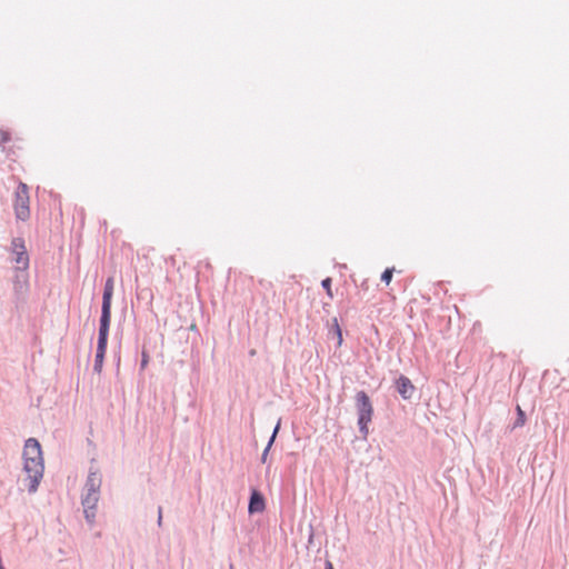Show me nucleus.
I'll return each mask as SVG.
<instances>
[{
  "label": "nucleus",
  "mask_w": 569,
  "mask_h": 569,
  "mask_svg": "<svg viewBox=\"0 0 569 569\" xmlns=\"http://www.w3.org/2000/svg\"><path fill=\"white\" fill-rule=\"evenodd\" d=\"M98 501H99V493H97V492H86V495L82 498L84 517L90 523H93V521H94Z\"/></svg>",
  "instance_id": "nucleus-7"
},
{
  "label": "nucleus",
  "mask_w": 569,
  "mask_h": 569,
  "mask_svg": "<svg viewBox=\"0 0 569 569\" xmlns=\"http://www.w3.org/2000/svg\"><path fill=\"white\" fill-rule=\"evenodd\" d=\"M264 508H266V505H264L263 497L258 491H253L250 497L249 512L250 513L262 512L264 510Z\"/></svg>",
  "instance_id": "nucleus-11"
},
{
  "label": "nucleus",
  "mask_w": 569,
  "mask_h": 569,
  "mask_svg": "<svg viewBox=\"0 0 569 569\" xmlns=\"http://www.w3.org/2000/svg\"><path fill=\"white\" fill-rule=\"evenodd\" d=\"M393 271H395V268H387L382 274H381V280L386 283V284H389L392 280V276H393Z\"/></svg>",
  "instance_id": "nucleus-14"
},
{
  "label": "nucleus",
  "mask_w": 569,
  "mask_h": 569,
  "mask_svg": "<svg viewBox=\"0 0 569 569\" xmlns=\"http://www.w3.org/2000/svg\"><path fill=\"white\" fill-rule=\"evenodd\" d=\"M12 253L14 254V262L18 269L26 270L29 267V256L21 238L12 240Z\"/></svg>",
  "instance_id": "nucleus-6"
},
{
  "label": "nucleus",
  "mask_w": 569,
  "mask_h": 569,
  "mask_svg": "<svg viewBox=\"0 0 569 569\" xmlns=\"http://www.w3.org/2000/svg\"><path fill=\"white\" fill-rule=\"evenodd\" d=\"M149 362V355L143 351L142 352V360H141V369H144L148 366Z\"/></svg>",
  "instance_id": "nucleus-18"
},
{
  "label": "nucleus",
  "mask_w": 569,
  "mask_h": 569,
  "mask_svg": "<svg viewBox=\"0 0 569 569\" xmlns=\"http://www.w3.org/2000/svg\"><path fill=\"white\" fill-rule=\"evenodd\" d=\"M11 136L10 132L3 129H0V143H6L10 141Z\"/></svg>",
  "instance_id": "nucleus-17"
},
{
  "label": "nucleus",
  "mask_w": 569,
  "mask_h": 569,
  "mask_svg": "<svg viewBox=\"0 0 569 569\" xmlns=\"http://www.w3.org/2000/svg\"><path fill=\"white\" fill-rule=\"evenodd\" d=\"M543 380L552 388H559L565 381V377L561 375L559 369H553L545 372Z\"/></svg>",
  "instance_id": "nucleus-10"
},
{
  "label": "nucleus",
  "mask_w": 569,
  "mask_h": 569,
  "mask_svg": "<svg viewBox=\"0 0 569 569\" xmlns=\"http://www.w3.org/2000/svg\"><path fill=\"white\" fill-rule=\"evenodd\" d=\"M331 282H332L331 278H326V279L322 280V283H321L330 299L333 298V293H332V289H331Z\"/></svg>",
  "instance_id": "nucleus-15"
},
{
  "label": "nucleus",
  "mask_w": 569,
  "mask_h": 569,
  "mask_svg": "<svg viewBox=\"0 0 569 569\" xmlns=\"http://www.w3.org/2000/svg\"><path fill=\"white\" fill-rule=\"evenodd\" d=\"M230 569H233V567L231 566Z\"/></svg>",
  "instance_id": "nucleus-21"
},
{
  "label": "nucleus",
  "mask_w": 569,
  "mask_h": 569,
  "mask_svg": "<svg viewBox=\"0 0 569 569\" xmlns=\"http://www.w3.org/2000/svg\"><path fill=\"white\" fill-rule=\"evenodd\" d=\"M397 390L403 399H410L415 392V386L409 378L401 376L397 382Z\"/></svg>",
  "instance_id": "nucleus-8"
},
{
  "label": "nucleus",
  "mask_w": 569,
  "mask_h": 569,
  "mask_svg": "<svg viewBox=\"0 0 569 569\" xmlns=\"http://www.w3.org/2000/svg\"><path fill=\"white\" fill-rule=\"evenodd\" d=\"M113 295V279L109 278L106 281L103 297H102V310L100 323L110 325L111 321V299Z\"/></svg>",
  "instance_id": "nucleus-5"
},
{
  "label": "nucleus",
  "mask_w": 569,
  "mask_h": 569,
  "mask_svg": "<svg viewBox=\"0 0 569 569\" xmlns=\"http://www.w3.org/2000/svg\"><path fill=\"white\" fill-rule=\"evenodd\" d=\"M333 327H335V331H336L337 339H338V346H341V343H342V332H341V329H340V326H339L337 319H333Z\"/></svg>",
  "instance_id": "nucleus-16"
},
{
  "label": "nucleus",
  "mask_w": 569,
  "mask_h": 569,
  "mask_svg": "<svg viewBox=\"0 0 569 569\" xmlns=\"http://www.w3.org/2000/svg\"><path fill=\"white\" fill-rule=\"evenodd\" d=\"M158 520H159V523H161V520H162V511H161V509H159V519Z\"/></svg>",
  "instance_id": "nucleus-20"
},
{
  "label": "nucleus",
  "mask_w": 569,
  "mask_h": 569,
  "mask_svg": "<svg viewBox=\"0 0 569 569\" xmlns=\"http://www.w3.org/2000/svg\"><path fill=\"white\" fill-rule=\"evenodd\" d=\"M23 471L27 475L28 490L37 491L44 472V460L40 442L36 438L26 440L22 450Z\"/></svg>",
  "instance_id": "nucleus-1"
},
{
  "label": "nucleus",
  "mask_w": 569,
  "mask_h": 569,
  "mask_svg": "<svg viewBox=\"0 0 569 569\" xmlns=\"http://www.w3.org/2000/svg\"><path fill=\"white\" fill-rule=\"evenodd\" d=\"M517 416L515 427H522L526 423V415L520 406H517Z\"/></svg>",
  "instance_id": "nucleus-13"
},
{
  "label": "nucleus",
  "mask_w": 569,
  "mask_h": 569,
  "mask_svg": "<svg viewBox=\"0 0 569 569\" xmlns=\"http://www.w3.org/2000/svg\"><path fill=\"white\" fill-rule=\"evenodd\" d=\"M13 211L16 218L27 221L30 218V196L29 188L24 182H19L13 194Z\"/></svg>",
  "instance_id": "nucleus-3"
},
{
  "label": "nucleus",
  "mask_w": 569,
  "mask_h": 569,
  "mask_svg": "<svg viewBox=\"0 0 569 569\" xmlns=\"http://www.w3.org/2000/svg\"><path fill=\"white\" fill-rule=\"evenodd\" d=\"M279 426H280V423H278V425H277V427L274 428L273 435H272V437L270 438L268 446L266 447V449H264V450H263V452H262V456H261V460H262V462H266V461H267L269 450H270V448H271V446H272V443H273V441H274L276 435H277V432H278V430H279Z\"/></svg>",
  "instance_id": "nucleus-12"
},
{
  "label": "nucleus",
  "mask_w": 569,
  "mask_h": 569,
  "mask_svg": "<svg viewBox=\"0 0 569 569\" xmlns=\"http://www.w3.org/2000/svg\"><path fill=\"white\" fill-rule=\"evenodd\" d=\"M102 477L99 471L91 470L86 481V492H100Z\"/></svg>",
  "instance_id": "nucleus-9"
},
{
  "label": "nucleus",
  "mask_w": 569,
  "mask_h": 569,
  "mask_svg": "<svg viewBox=\"0 0 569 569\" xmlns=\"http://www.w3.org/2000/svg\"><path fill=\"white\" fill-rule=\"evenodd\" d=\"M326 569H335L333 565H332V562L330 560L326 561Z\"/></svg>",
  "instance_id": "nucleus-19"
},
{
  "label": "nucleus",
  "mask_w": 569,
  "mask_h": 569,
  "mask_svg": "<svg viewBox=\"0 0 569 569\" xmlns=\"http://www.w3.org/2000/svg\"><path fill=\"white\" fill-rule=\"evenodd\" d=\"M109 327H110V325H108V323H100L97 353H96V363H94V369L97 371H100L102 368V363H103V359H104V355H106V350H107Z\"/></svg>",
  "instance_id": "nucleus-4"
},
{
  "label": "nucleus",
  "mask_w": 569,
  "mask_h": 569,
  "mask_svg": "<svg viewBox=\"0 0 569 569\" xmlns=\"http://www.w3.org/2000/svg\"><path fill=\"white\" fill-rule=\"evenodd\" d=\"M356 406L358 411V426L361 435L366 438L369 433V423L372 420L373 407L370 398L365 391L356 393Z\"/></svg>",
  "instance_id": "nucleus-2"
}]
</instances>
